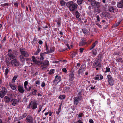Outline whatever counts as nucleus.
<instances>
[{
	"instance_id": "nucleus-1",
	"label": "nucleus",
	"mask_w": 123,
	"mask_h": 123,
	"mask_svg": "<svg viewBox=\"0 0 123 123\" xmlns=\"http://www.w3.org/2000/svg\"><path fill=\"white\" fill-rule=\"evenodd\" d=\"M68 8L71 11H73L76 10L78 6L77 5L73 3L72 1H70L66 4Z\"/></svg>"
},
{
	"instance_id": "nucleus-2",
	"label": "nucleus",
	"mask_w": 123,
	"mask_h": 123,
	"mask_svg": "<svg viewBox=\"0 0 123 123\" xmlns=\"http://www.w3.org/2000/svg\"><path fill=\"white\" fill-rule=\"evenodd\" d=\"M37 105L36 101H32L29 103L27 108L30 109L31 108L33 110H34L37 108Z\"/></svg>"
},
{
	"instance_id": "nucleus-3",
	"label": "nucleus",
	"mask_w": 123,
	"mask_h": 123,
	"mask_svg": "<svg viewBox=\"0 0 123 123\" xmlns=\"http://www.w3.org/2000/svg\"><path fill=\"white\" fill-rule=\"evenodd\" d=\"M20 51L21 55L25 58L28 57L29 54L28 52L24 50V48H20Z\"/></svg>"
},
{
	"instance_id": "nucleus-4",
	"label": "nucleus",
	"mask_w": 123,
	"mask_h": 123,
	"mask_svg": "<svg viewBox=\"0 0 123 123\" xmlns=\"http://www.w3.org/2000/svg\"><path fill=\"white\" fill-rule=\"evenodd\" d=\"M74 73L73 72H71L69 75V80L70 83L72 84H74L75 82L73 81L74 78Z\"/></svg>"
},
{
	"instance_id": "nucleus-5",
	"label": "nucleus",
	"mask_w": 123,
	"mask_h": 123,
	"mask_svg": "<svg viewBox=\"0 0 123 123\" xmlns=\"http://www.w3.org/2000/svg\"><path fill=\"white\" fill-rule=\"evenodd\" d=\"M101 62L96 59L93 65V68H95L97 67H101L102 65Z\"/></svg>"
},
{
	"instance_id": "nucleus-6",
	"label": "nucleus",
	"mask_w": 123,
	"mask_h": 123,
	"mask_svg": "<svg viewBox=\"0 0 123 123\" xmlns=\"http://www.w3.org/2000/svg\"><path fill=\"white\" fill-rule=\"evenodd\" d=\"M32 61L36 65H40L42 63V62H40V61L37 60V58L38 59V58L37 57L36 58L34 56H33L32 57Z\"/></svg>"
},
{
	"instance_id": "nucleus-7",
	"label": "nucleus",
	"mask_w": 123,
	"mask_h": 123,
	"mask_svg": "<svg viewBox=\"0 0 123 123\" xmlns=\"http://www.w3.org/2000/svg\"><path fill=\"white\" fill-rule=\"evenodd\" d=\"M108 80L110 85L112 86L114 84V81L112 77L110 75H108L107 76Z\"/></svg>"
},
{
	"instance_id": "nucleus-8",
	"label": "nucleus",
	"mask_w": 123,
	"mask_h": 123,
	"mask_svg": "<svg viewBox=\"0 0 123 123\" xmlns=\"http://www.w3.org/2000/svg\"><path fill=\"white\" fill-rule=\"evenodd\" d=\"M86 69V66L84 64L82 65L78 70V74L80 75L81 73L85 71Z\"/></svg>"
},
{
	"instance_id": "nucleus-9",
	"label": "nucleus",
	"mask_w": 123,
	"mask_h": 123,
	"mask_svg": "<svg viewBox=\"0 0 123 123\" xmlns=\"http://www.w3.org/2000/svg\"><path fill=\"white\" fill-rule=\"evenodd\" d=\"M61 80V78L60 76L57 75L55 77V79L53 81V83L56 85L58 83L60 82Z\"/></svg>"
},
{
	"instance_id": "nucleus-10",
	"label": "nucleus",
	"mask_w": 123,
	"mask_h": 123,
	"mask_svg": "<svg viewBox=\"0 0 123 123\" xmlns=\"http://www.w3.org/2000/svg\"><path fill=\"white\" fill-rule=\"evenodd\" d=\"M11 63L13 64L14 65H13V64L12 65L13 66H18L19 65V63L18 61L16 59H13L11 61Z\"/></svg>"
},
{
	"instance_id": "nucleus-11",
	"label": "nucleus",
	"mask_w": 123,
	"mask_h": 123,
	"mask_svg": "<svg viewBox=\"0 0 123 123\" xmlns=\"http://www.w3.org/2000/svg\"><path fill=\"white\" fill-rule=\"evenodd\" d=\"M27 123H33V119L32 117L30 115H28L26 118Z\"/></svg>"
},
{
	"instance_id": "nucleus-12",
	"label": "nucleus",
	"mask_w": 123,
	"mask_h": 123,
	"mask_svg": "<svg viewBox=\"0 0 123 123\" xmlns=\"http://www.w3.org/2000/svg\"><path fill=\"white\" fill-rule=\"evenodd\" d=\"M19 101L17 99L14 98H12L11 99V102L12 105L15 106L17 105L19 102Z\"/></svg>"
},
{
	"instance_id": "nucleus-13",
	"label": "nucleus",
	"mask_w": 123,
	"mask_h": 123,
	"mask_svg": "<svg viewBox=\"0 0 123 123\" xmlns=\"http://www.w3.org/2000/svg\"><path fill=\"white\" fill-rule=\"evenodd\" d=\"M46 54H48L46 52H45L44 53H40V58L38 57V59H40L41 61L43 60L44 59V56Z\"/></svg>"
},
{
	"instance_id": "nucleus-14",
	"label": "nucleus",
	"mask_w": 123,
	"mask_h": 123,
	"mask_svg": "<svg viewBox=\"0 0 123 123\" xmlns=\"http://www.w3.org/2000/svg\"><path fill=\"white\" fill-rule=\"evenodd\" d=\"M74 105L76 106L79 103L80 101V98L79 96L77 97L74 98Z\"/></svg>"
},
{
	"instance_id": "nucleus-15",
	"label": "nucleus",
	"mask_w": 123,
	"mask_h": 123,
	"mask_svg": "<svg viewBox=\"0 0 123 123\" xmlns=\"http://www.w3.org/2000/svg\"><path fill=\"white\" fill-rule=\"evenodd\" d=\"M18 89L19 92L21 93H23L24 92L23 87L21 85H20L18 86Z\"/></svg>"
},
{
	"instance_id": "nucleus-16",
	"label": "nucleus",
	"mask_w": 123,
	"mask_h": 123,
	"mask_svg": "<svg viewBox=\"0 0 123 123\" xmlns=\"http://www.w3.org/2000/svg\"><path fill=\"white\" fill-rule=\"evenodd\" d=\"M103 55L101 52L97 56L96 60L101 62L102 60Z\"/></svg>"
},
{
	"instance_id": "nucleus-17",
	"label": "nucleus",
	"mask_w": 123,
	"mask_h": 123,
	"mask_svg": "<svg viewBox=\"0 0 123 123\" xmlns=\"http://www.w3.org/2000/svg\"><path fill=\"white\" fill-rule=\"evenodd\" d=\"M71 91V90L70 88L68 86L64 87L63 90V92L65 93L70 92Z\"/></svg>"
},
{
	"instance_id": "nucleus-18",
	"label": "nucleus",
	"mask_w": 123,
	"mask_h": 123,
	"mask_svg": "<svg viewBox=\"0 0 123 123\" xmlns=\"http://www.w3.org/2000/svg\"><path fill=\"white\" fill-rule=\"evenodd\" d=\"M94 79L96 80H101L102 79L103 77V76L100 75H97L94 77Z\"/></svg>"
},
{
	"instance_id": "nucleus-19",
	"label": "nucleus",
	"mask_w": 123,
	"mask_h": 123,
	"mask_svg": "<svg viewBox=\"0 0 123 123\" xmlns=\"http://www.w3.org/2000/svg\"><path fill=\"white\" fill-rule=\"evenodd\" d=\"M91 5L93 6H96L98 5L99 4V2H97L95 0L91 1Z\"/></svg>"
},
{
	"instance_id": "nucleus-20",
	"label": "nucleus",
	"mask_w": 123,
	"mask_h": 123,
	"mask_svg": "<svg viewBox=\"0 0 123 123\" xmlns=\"http://www.w3.org/2000/svg\"><path fill=\"white\" fill-rule=\"evenodd\" d=\"M7 55L11 59H15L16 56L14 55V54L12 53H9Z\"/></svg>"
},
{
	"instance_id": "nucleus-21",
	"label": "nucleus",
	"mask_w": 123,
	"mask_h": 123,
	"mask_svg": "<svg viewBox=\"0 0 123 123\" xmlns=\"http://www.w3.org/2000/svg\"><path fill=\"white\" fill-rule=\"evenodd\" d=\"M42 64H43V65L45 66L48 67L49 65V62L47 60H45L42 62Z\"/></svg>"
},
{
	"instance_id": "nucleus-22",
	"label": "nucleus",
	"mask_w": 123,
	"mask_h": 123,
	"mask_svg": "<svg viewBox=\"0 0 123 123\" xmlns=\"http://www.w3.org/2000/svg\"><path fill=\"white\" fill-rule=\"evenodd\" d=\"M4 101L6 103H9L11 100V98L7 96H5L4 97Z\"/></svg>"
},
{
	"instance_id": "nucleus-23",
	"label": "nucleus",
	"mask_w": 123,
	"mask_h": 123,
	"mask_svg": "<svg viewBox=\"0 0 123 123\" xmlns=\"http://www.w3.org/2000/svg\"><path fill=\"white\" fill-rule=\"evenodd\" d=\"M86 42L85 40H83L79 43V45L80 46H82L85 45Z\"/></svg>"
},
{
	"instance_id": "nucleus-24",
	"label": "nucleus",
	"mask_w": 123,
	"mask_h": 123,
	"mask_svg": "<svg viewBox=\"0 0 123 123\" xmlns=\"http://www.w3.org/2000/svg\"><path fill=\"white\" fill-rule=\"evenodd\" d=\"M55 50V47H51L50 48L49 50L48 51H47L48 54L52 53L54 52Z\"/></svg>"
},
{
	"instance_id": "nucleus-25",
	"label": "nucleus",
	"mask_w": 123,
	"mask_h": 123,
	"mask_svg": "<svg viewBox=\"0 0 123 123\" xmlns=\"http://www.w3.org/2000/svg\"><path fill=\"white\" fill-rule=\"evenodd\" d=\"M98 42L97 41H96L94 43H93L90 47L89 49L91 50L93 49L98 43Z\"/></svg>"
},
{
	"instance_id": "nucleus-26",
	"label": "nucleus",
	"mask_w": 123,
	"mask_h": 123,
	"mask_svg": "<svg viewBox=\"0 0 123 123\" xmlns=\"http://www.w3.org/2000/svg\"><path fill=\"white\" fill-rule=\"evenodd\" d=\"M117 7L119 8H121L123 7V3L121 1L117 2Z\"/></svg>"
},
{
	"instance_id": "nucleus-27",
	"label": "nucleus",
	"mask_w": 123,
	"mask_h": 123,
	"mask_svg": "<svg viewBox=\"0 0 123 123\" xmlns=\"http://www.w3.org/2000/svg\"><path fill=\"white\" fill-rule=\"evenodd\" d=\"M82 32L85 35H89V32L88 30L86 28L82 29Z\"/></svg>"
},
{
	"instance_id": "nucleus-28",
	"label": "nucleus",
	"mask_w": 123,
	"mask_h": 123,
	"mask_svg": "<svg viewBox=\"0 0 123 123\" xmlns=\"http://www.w3.org/2000/svg\"><path fill=\"white\" fill-rule=\"evenodd\" d=\"M27 115V114L26 113H24L22 114V115L19 117V120H21L23 119Z\"/></svg>"
},
{
	"instance_id": "nucleus-29",
	"label": "nucleus",
	"mask_w": 123,
	"mask_h": 123,
	"mask_svg": "<svg viewBox=\"0 0 123 123\" xmlns=\"http://www.w3.org/2000/svg\"><path fill=\"white\" fill-rule=\"evenodd\" d=\"M62 105V104H61L59 106V108H58V111L56 112V114L58 115L59 114V113L61 111V108Z\"/></svg>"
},
{
	"instance_id": "nucleus-30",
	"label": "nucleus",
	"mask_w": 123,
	"mask_h": 123,
	"mask_svg": "<svg viewBox=\"0 0 123 123\" xmlns=\"http://www.w3.org/2000/svg\"><path fill=\"white\" fill-rule=\"evenodd\" d=\"M6 61L7 64V65H9L12 61L11 59H9V58H7L6 59Z\"/></svg>"
},
{
	"instance_id": "nucleus-31",
	"label": "nucleus",
	"mask_w": 123,
	"mask_h": 123,
	"mask_svg": "<svg viewBox=\"0 0 123 123\" xmlns=\"http://www.w3.org/2000/svg\"><path fill=\"white\" fill-rule=\"evenodd\" d=\"M77 53V52H72L71 53V56L73 58L76 56Z\"/></svg>"
},
{
	"instance_id": "nucleus-32",
	"label": "nucleus",
	"mask_w": 123,
	"mask_h": 123,
	"mask_svg": "<svg viewBox=\"0 0 123 123\" xmlns=\"http://www.w3.org/2000/svg\"><path fill=\"white\" fill-rule=\"evenodd\" d=\"M24 56L21 55H19V58L20 59V61L22 62H23L25 61V58Z\"/></svg>"
},
{
	"instance_id": "nucleus-33",
	"label": "nucleus",
	"mask_w": 123,
	"mask_h": 123,
	"mask_svg": "<svg viewBox=\"0 0 123 123\" xmlns=\"http://www.w3.org/2000/svg\"><path fill=\"white\" fill-rule=\"evenodd\" d=\"M10 86L12 90H14L16 88V86L14 84H11Z\"/></svg>"
},
{
	"instance_id": "nucleus-34",
	"label": "nucleus",
	"mask_w": 123,
	"mask_h": 123,
	"mask_svg": "<svg viewBox=\"0 0 123 123\" xmlns=\"http://www.w3.org/2000/svg\"><path fill=\"white\" fill-rule=\"evenodd\" d=\"M66 96L64 95H60L58 97V98L60 99L63 100L64 99L66 98Z\"/></svg>"
},
{
	"instance_id": "nucleus-35",
	"label": "nucleus",
	"mask_w": 123,
	"mask_h": 123,
	"mask_svg": "<svg viewBox=\"0 0 123 123\" xmlns=\"http://www.w3.org/2000/svg\"><path fill=\"white\" fill-rule=\"evenodd\" d=\"M3 92H4V93L5 94H6L7 92V90L6 88L5 87H3L2 88V90L1 91Z\"/></svg>"
},
{
	"instance_id": "nucleus-36",
	"label": "nucleus",
	"mask_w": 123,
	"mask_h": 123,
	"mask_svg": "<svg viewBox=\"0 0 123 123\" xmlns=\"http://www.w3.org/2000/svg\"><path fill=\"white\" fill-rule=\"evenodd\" d=\"M41 50L40 49L39 47H38L37 50L35 52L34 55H37L40 51Z\"/></svg>"
},
{
	"instance_id": "nucleus-37",
	"label": "nucleus",
	"mask_w": 123,
	"mask_h": 123,
	"mask_svg": "<svg viewBox=\"0 0 123 123\" xmlns=\"http://www.w3.org/2000/svg\"><path fill=\"white\" fill-rule=\"evenodd\" d=\"M47 66H45L43 65V64L41 66L40 68L42 70H45L47 69Z\"/></svg>"
},
{
	"instance_id": "nucleus-38",
	"label": "nucleus",
	"mask_w": 123,
	"mask_h": 123,
	"mask_svg": "<svg viewBox=\"0 0 123 123\" xmlns=\"http://www.w3.org/2000/svg\"><path fill=\"white\" fill-rule=\"evenodd\" d=\"M32 92H31V94H32L33 95H36V92L37 91L34 89H33L32 90Z\"/></svg>"
},
{
	"instance_id": "nucleus-39",
	"label": "nucleus",
	"mask_w": 123,
	"mask_h": 123,
	"mask_svg": "<svg viewBox=\"0 0 123 123\" xmlns=\"http://www.w3.org/2000/svg\"><path fill=\"white\" fill-rule=\"evenodd\" d=\"M109 10L110 12H113L114 11V8L113 7H110L109 8Z\"/></svg>"
},
{
	"instance_id": "nucleus-40",
	"label": "nucleus",
	"mask_w": 123,
	"mask_h": 123,
	"mask_svg": "<svg viewBox=\"0 0 123 123\" xmlns=\"http://www.w3.org/2000/svg\"><path fill=\"white\" fill-rule=\"evenodd\" d=\"M92 53L93 54V55H96L97 53V49H94L92 50Z\"/></svg>"
},
{
	"instance_id": "nucleus-41",
	"label": "nucleus",
	"mask_w": 123,
	"mask_h": 123,
	"mask_svg": "<svg viewBox=\"0 0 123 123\" xmlns=\"http://www.w3.org/2000/svg\"><path fill=\"white\" fill-rule=\"evenodd\" d=\"M80 15L79 12L78 11H76L75 12V15L76 17L77 18H79Z\"/></svg>"
},
{
	"instance_id": "nucleus-42",
	"label": "nucleus",
	"mask_w": 123,
	"mask_h": 123,
	"mask_svg": "<svg viewBox=\"0 0 123 123\" xmlns=\"http://www.w3.org/2000/svg\"><path fill=\"white\" fill-rule=\"evenodd\" d=\"M60 3L62 6H64L66 4V2L63 0H61Z\"/></svg>"
},
{
	"instance_id": "nucleus-43",
	"label": "nucleus",
	"mask_w": 123,
	"mask_h": 123,
	"mask_svg": "<svg viewBox=\"0 0 123 123\" xmlns=\"http://www.w3.org/2000/svg\"><path fill=\"white\" fill-rule=\"evenodd\" d=\"M55 69H53L50 70L48 72V74L50 75H51L54 73Z\"/></svg>"
},
{
	"instance_id": "nucleus-44",
	"label": "nucleus",
	"mask_w": 123,
	"mask_h": 123,
	"mask_svg": "<svg viewBox=\"0 0 123 123\" xmlns=\"http://www.w3.org/2000/svg\"><path fill=\"white\" fill-rule=\"evenodd\" d=\"M37 39L36 37H34L33 40L32 42L34 43V44L36 43H37Z\"/></svg>"
},
{
	"instance_id": "nucleus-45",
	"label": "nucleus",
	"mask_w": 123,
	"mask_h": 123,
	"mask_svg": "<svg viewBox=\"0 0 123 123\" xmlns=\"http://www.w3.org/2000/svg\"><path fill=\"white\" fill-rule=\"evenodd\" d=\"M116 60L117 62H123L122 59L121 57L117 58L116 59Z\"/></svg>"
},
{
	"instance_id": "nucleus-46",
	"label": "nucleus",
	"mask_w": 123,
	"mask_h": 123,
	"mask_svg": "<svg viewBox=\"0 0 123 123\" xmlns=\"http://www.w3.org/2000/svg\"><path fill=\"white\" fill-rule=\"evenodd\" d=\"M106 70L104 72L105 73L109 72L110 70V68L108 67H107L106 68Z\"/></svg>"
},
{
	"instance_id": "nucleus-47",
	"label": "nucleus",
	"mask_w": 123,
	"mask_h": 123,
	"mask_svg": "<svg viewBox=\"0 0 123 123\" xmlns=\"http://www.w3.org/2000/svg\"><path fill=\"white\" fill-rule=\"evenodd\" d=\"M5 94L4 92L1 91L0 92V97L2 98L3 97L5 96Z\"/></svg>"
},
{
	"instance_id": "nucleus-48",
	"label": "nucleus",
	"mask_w": 123,
	"mask_h": 123,
	"mask_svg": "<svg viewBox=\"0 0 123 123\" xmlns=\"http://www.w3.org/2000/svg\"><path fill=\"white\" fill-rule=\"evenodd\" d=\"M61 19L60 18H59L58 19L57 21V24L58 25L61 24Z\"/></svg>"
},
{
	"instance_id": "nucleus-49",
	"label": "nucleus",
	"mask_w": 123,
	"mask_h": 123,
	"mask_svg": "<svg viewBox=\"0 0 123 123\" xmlns=\"http://www.w3.org/2000/svg\"><path fill=\"white\" fill-rule=\"evenodd\" d=\"M9 3H5L3 4H2L1 5V6L2 7H4L6 6H9Z\"/></svg>"
},
{
	"instance_id": "nucleus-50",
	"label": "nucleus",
	"mask_w": 123,
	"mask_h": 123,
	"mask_svg": "<svg viewBox=\"0 0 123 123\" xmlns=\"http://www.w3.org/2000/svg\"><path fill=\"white\" fill-rule=\"evenodd\" d=\"M120 23V21H119L117 22L116 24H114V27H116L118 26L119 25Z\"/></svg>"
},
{
	"instance_id": "nucleus-51",
	"label": "nucleus",
	"mask_w": 123,
	"mask_h": 123,
	"mask_svg": "<svg viewBox=\"0 0 123 123\" xmlns=\"http://www.w3.org/2000/svg\"><path fill=\"white\" fill-rule=\"evenodd\" d=\"M9 72V70L8 68H6L5 69V72L4 73L5 75H7Z\"/></svg>"
},
{
	"instance_id": "nucleus-52",
	"label": "nucleus",
	"mask_w": 123,
	"mask_h": 123,
	"mask_svg": "<svg viewBox=\"0 0 123 123\" xmlns=\"http://www.w3.org/2000/svg\"><path fill=\"white\" fill-rule=\"evenodd\" d=\"M42 105H40L39 106V107L38 109V111L37 113H38L41 111L42 108Z\"/></svg>"
},
{
	"instance_id": "nucleus-53",
	"label": "nucleus",
	"mask_w": 123,
	"mask_h": 123,
	"mask_svg": "<svg viewBox=\"0 0 123 123\" xmlns=\"http://www.w3.org/2000/svg\"><path fill=\"white\" fill-rule=\"evenodd\" d=\"M45 44L46 50V51H49L48 47L47 45V43L46 42H45Z\"/></svg>"
},
{
	"instance_id": "nucleus-54",
	"label": "nucleus",
	"mask_w": 123,
	"mask_h": 123,
	"mask_svg": "<svg viewBox=\"0 0 123 123\" xmlns=\"http://www.w3.org/2000/svg\"><path fill=\"white\" fill-rule=\"evenodd\" d=\"M82 91L81 89L79 90L78 93V94L79 96H80L82 95Z\"/></svg>"
},
{
	"instance_id": "nucleus-55",
	"label": "nucleus",
	"mask_w": 123,
	"mask_h": 123,
	"mask_svg": "<svg viewBox=\"0 0 123 123\" xmlns=\"http://www.w3.org/2000/svg\"><path fill=\"white\" fill-rule=\"evenodd\" d=\"M6 36L4 37V39H3V40L1 41V43H3L5 41H6Z\"/></svg>"
},
{
	"instance_id": "nucleus-56",
	"label": "nucleus",
	"mask_w": 123,
	"mask_h": 123,
	"mask_svg": "<svg viewBox=\"0 0 123 123\" xmlns=\"http://www.w3.org/2000/svg\"><path fill=\"white\" fill-rule=\"evenodd\" d=\"M48 113L49 114V115L50 116H51L53 113V112H51V111L50 110H49L48 111Z\"/></svg>"
},
{
	"instance_id": "nucleus-57",
	"label": "nucleus",
	"mask_w": 123,
	"mask_h": 123,
	"mask_svg": "<svg viewBox=\"0 0 123 123\" xmlns=\"http://www.w3.org/2000/svg\"><path fill=\"white\" fill-rule=\"evenodd\" d=\"M45 85V83L44 82H43L41 83V86L42 87H44Z\"/></svg>"
},
{
	"instance_id": "nucleus-58",
	"label": "nucleus",
	"mask_w": 123,
	"mask_h": 123,
	"mask_svg": "<svg viewBox=\"0 0 123 123\" xmlns=\"http://www.w3.org/2000/svg\"><path fill=\"white\" fill-rule=\"evenodd\" d=\"M83 115V114L82 113H80L78 115V117H81Z\"/></svg>"
},
{
	"instance_id": "nucleus-59",
	"label": "nucleus",
	"mask_w": 123,
	"mask_h": 123,
	"mask_svg": "<svg viewBox=\"0 0 123 123\" xmlns=\"http://www.w3.org/2000/svg\"><path fill=\"white\" fill-rule=\"evenodd\" d=\"M84 49L83 48H80V52L81 53H82Z\"/></svg>"
},
{
	"instance_id": "nucleus-60",
	"label": "nucleus",
	"mask_w": 123,
	"mask_h": 123,
	"mask_svg": "<svg viewBox=\"0 0 123 123\" xmlns=\"http://www.w3.org/2000/svg\"><path fill=\"white\" fill-rule=\"evenodd\" d=\"M60 62V60L58 61H53V63H57L59 62Z\"/></svg>"
},
{
	"instance_id": "nucleus-61",
	"label": "nucleus",
	"mask_w": 123,
	"mask_h": 123,
	"mask_svg": "<svg viewBox=\"0 0 123 123\" xmlns=\"http://www.w3.org/2000/svg\"><path fill=\"white\" fill-rule=\"evenodd\" d=\"M17 78V77H16V76H14L12 80V81H13V82H15V80Z\"/></svg>"
},
{
	"instance_id": "nucleus-62",
	"label": "nucleus",
	"mask_w": 123,
	"mask_h": 123,
	"mask_svg": "<svg viewBox=\"0 0 123 123\" xmlns=\"http://www.w3.org/2000/svg\"><path fill=\"white\" fill-rule=\"evenodd\" d=\"M96 17L97 18V21H100V18L99 16L98 15H97Z\"/></svg>"
},
{
	"instance_id": "nucleus-63",
	"label": "nucleus",
	"mask_w": 123,
	"mask_h": 123,
	"mask_svg": "<svg viewBox=\"0 0 123 123\" xmlns=\"http://www.w3.org/2000/svg\"><path fill=\"white\" fill-rule=\"evenodd\" d=\"M96 25H97V26H98L99 27V28H102V27L101 25H100V24H99L98 23H97L96 24Z\"/></svg>"
},
{
	"instance_id": "nucleus-64",
	"label": "nucleus",
	"mask_w": 123,
	"mask_h": 123,
	"mask_svg": "<svg viewBox=\"0 0 123 123\" xmlns=\"http://www.w3.org/2000/svg\"><path fill=\"white\" fill-rule=\"evenodd\" d=\"M90 123H94L93 120L92 119H90L89 120Z\"/></svg>"
}]
</instances>
